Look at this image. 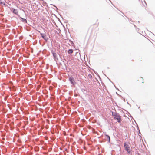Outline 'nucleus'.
<instances>
[{"label": "nucleus", "instance_id": "obj_15", "mask_svg": "<svg viewBox=\"0 0 155 155\" xmlns=\"http://www.w3.org/2000/svg\"><path fill=\"white\" fill-rule=\"evenodd\" d=\"M64 66H65V68L66 69L67 68V66L66 64V63H64Z\"/></svg>", "mask_w": 155, "mask_h": 155}, {"label": "nucleus", "instance_id": "obj_29", "mask_svg": "<svg viewBox=\"0 0 155 155\" xmlns=\"http://www.w3.org/2000/svg\"><path fill=\"white\" fill-rule=\"evenodd\" d=\"M130 21H132V20H130Z\"/></svg>", "mask_w": 155, "mask_h": 155}, {"label": "nucleus", "instance_id": "obj_6", "mask_svg": "<svg viewBox=\"0 0 155 155\" xmlns=\"http://www.w3.org/2000/svg\"><path fill=\"white\" fill-rule=\"evenodd\" d=\"M19 18L20 20L24 23H27V21L26 19L24 18L21 17H19Z\"/></svg>", "mask_w": 155, "mask_h": 155}, {"label": "nucleus", "instance_id": "obj_4", "mask_svg": "<svg viewBox=\"0 0 155 155\" xmlns=\"http://www.w3.org/2000/svg\"><path fill=\"white\" fill-rule=\"evenodd\" d=\"M68 79L71 84L73 85H74L76 84V83L75 81L74 78L72 76H71L69 77Z\"/></svg>", "mask_w": 155, "mask_h": 155}, {"label": "nucleus", "instance_id": "obj_14", "mask_svg": "<svg viewBox=\"0 0 155 155\" xmlns=\"http://www.w3.org/2000/svg\"><path fill=\"white\" fill-rule=\"evenodd\" d=\"M23 38V36H20L19 37V39H20V40H22V39Z\"/></svg>", "mask_w": 155, "mask_h": 155}, {"label": "nucleus", "instance_id": "obj_12", "mask_svg": "<svg viewBox=\"0 0 155 155\" xmlns=\"http://www.w3.org/2000/svg\"><path fill=\"white\" fill-rule=\"evenodd\" d=\"M88 76L90 78H92V76L91 75V74H89L88 75Z\"/></svg>", "mask_w": 155, "mask_h": 155}, {"label": "nucleus", "instance_id": "obj_16", "mask_svg": "<svg viewBox=\"0 0 155 155\" xmlns=\"http://www.w3.org/2000/svg\"><path fill=\"white\" fill-rule=\"evenodd\" d=\"M3 3L2 4H3V5L5 6H6V4L4 2H3Z\"/></svg>", "mask_w": 155, "mask_h": 155}, {"label": "nucleus", "instance_id": "obj_26", "mask_svg": "<svg viewBox=\"0 0 155 155\" xmlns=\"http://www.w3.org/2000/svg\"><path fill=\"white\" fill-rule=\"evenodd\" d=\"M107 69H109V67H107Z\"/></svg>", "mask_w": 155, "mask_h": 155}, {"label": "nucleus", "instance_id": "obj_24", "mask_svg": "<svg viewBox=\"0 0 155 155\" xmlns=\"http://www.w3.org/2000/svg\"><path fill=\"white\" fill-rule=\"evenodd\" d=\"M138 109H140V107H138Z\"/></svg>", "mask_w": 155, "mask_h": 155}, {"label": "nucleus", "instance_id": "obj_17", "mask_svg": "<svg viewBox=\"0 0 155 155\" xmlns=\"http://www.w3.org/2000/svg\"><path fill=\"white\" fill-rule=\"evenodd\" d=\"M1 0H0V5H1V4H2L3 3V2L1 1Z\"/></svg>", "mask_w": 155, "mask_h": 155}, {"label": "nucleus", "instance_id": "obj_27", "mask_svg": "<svg viewBox=\"0 0 155 155\" xmlns=\"http://www.w3.org/2000/svg\"><path fill=\"white\" fill-rule=\"evenodd\" d=\"M138 22L139 23L140 22V21H138Z\"/></svg>", "mask_w": 155, "mask_h": 155}, {"label": "nucleus", "instance_id": "obj_5", "mask_svg": "<svg viewBox=\"0 0 155 155\" xmlns=\"http://www.w3.org/2000/svg\"><path fill=\"white\" fill-rule=\"evenodd\" d=\"M40 35L42 38L45 41H47L48 39V38L46 36V35L45 33H41Z\"/></svg>", "mask_w": 155, "mask_h": 155}, {"label": "nucleus", "instance_id": "obj_28", "mask_svg": "<svg viewBox=\"0 0 155 155\" xmlns=\"http://www.w3.org/2000/svg\"><path fill=\"white\" fill-rule=\"evenodd\" d=\"M94 72L96 74V72L94 71Z\"/></svg>", "mask_w": 155, "mask_h": 155}, {"label": "nucleus", "instance_id": "obj_3", "mask_svg": "<svg viewBox=\"0 0 155 155\" xmlns=\"http://www.w3.org/2000/svg\"><path fill=\"white\" fill-rule=\"evenodd\" d=\"M114 118L115 119H116L117 121L119 123L121 121V117L119 113H117L116 115H115L114 117Z\"/></svg>", "mask_w": 155, "mask_h": 155}, {"label": "nucleus", "instance_id": "obj_21", "mask_svg": "<svg viewBox=\"0 0 155 155\" xmlns=\"http://www.w3.org/2000/svg\"><path fill=\"white\" fill-rule=\"evenodd\" d=\"M134 26L135 27H136V25H135L134 24Z\"/></svg>", "mask_w": 155, "mask_h": 155}, {"label": "nucleus", "instance_id": "obj_10", "mask_svg": "<svg viewBox=\"0 0 155 155\" xmlns=\"http://www.w3.org/2000/svg\"><path fill=\"white\" fill-rule=\"evenodd\" d=\"M73 52V50L72 49H69L68 51V53L69 54H71Z\"/></svg>", "mask_w": 155, "mask_h": 155}, {"label": "nucleus", "instance_id": "obj_19", "mask_svg": "<svg viewBox=\"0 0 155 155\" xmlns=\"http://www.w3.org/2000/svg\"><path fill=\"white\" fill-rule=\"evenodd\" d=\"M144 2L145 3V4H146V5L147 6V4H146V2H145V1H144Z\"/></svg>", "mask_w": 155, "mask_h": 155}, {"label": "nucleus", "instance_id": "obj_22", "mask_svg": "<svg viewBox=\"0 0 155 155\" xmlns=\"http://www.w3.org/2000/svg\"><path fill=\"white\" fill-rule=\"evenodd\" d=\"M116 94L117 95H118V94H117V92H116Z\"/></svg>", "mask_w": 155, "mask_h": 155}, {"label": "nucleus", "instance_id": "obj_23", "mask_svg": "<svg viewBox=\"0 0 155 155\" xmlns=\"http://www.w3.org/2000/svg\"><path fill=\"white\" fill-rule=\"evenodd\" d=\"M127 104H129L130 106V104L128 103V102H127Z\"/></svg>", "mask_w": 155, "mask_h": 155}, {"label": "nucleus", "instance_id": "obj_8", "mask_svg": "<svg viewBox=\"0 0 155 155\" xmlns=\"http://www.w3.org/2000/svg\"><path fill=\"white\" fill-rule=\"evenodd\" d=\"M12 12L14 14L18 15V11L17 9H15L14 8H13V10L12 11Z\"/></svg>", "mask_w": 155, "mask_h": 155}, {"label": "nucleus", "instance_id": "obj_1", "mask_svg": "<svg viewBox=\"0 0 155 155\" xmlns=\"http://www.w3.org/2000/svg\"><path fill=\"white\" fill-rule=\"evenodd\" d=\"M124 146L125 148V150L127 151L128 153L130 155H131L132 153L131 151V150L130 149V147L126 143H124Z\"/></svg>", "mask_w": 155, "mask_h": 155}, {"label": "nucleus", "instance_id": "obj_20", "mask_svg": "<svg viewBox=\"0 0 155 155\" xmlns=\"http://www.w3.org/2000/svg\"><path fill=\"white\" fill-rule=\"evenodd\" d=\"M58 54L59 55V56L60 57V58H61L60 55H59V54H58Z\"/></svg>", "mask_w": 155, "mask_h": 155}, {"label": "nucleus", "instance_id": "obj_2", "mask_svg": "<svg viewBox=\"0 0 155 155\" xmlns=\"http://www.w3.org/2000/svg\"><path fill=\"white\" fill-rule=\"evenodd\" d=\"M51 53L52 54L54 61L56 62H57L58 60V58L57 57V54L55 53V50H54L53 49H51Z\"/></svg>", "mask_w": 155, "mask_h": 155}, {"label": "nucleus", "instance_id": "obj_25", "mask_svg": "<svg viewBox=\"0 0 155 155\" xmlns=\"http://www.w3.org/2000/svg\"><path fill=\"white\" fill-rule=\"evenodd\" d=\"M54 7H56V8L57 9V7H56V6H54Z\"/></svg>", "mask_w": 155, "mask_h": 155}, {"label": "nucleus", "instance_id": "obj_18", "mask_svg": "<svg viewBox=\"0 0 155 155\" xmlns=\"http://www.w3.org/2000/svg\"><path fill=\"white\" fill-rule=\"evenodd\" d=\"M114 86H115V88H116V89H117V90H118V89L114 85Z\"/></svg>", "mask_w": 155, "mask_h": 155}, {"label": "nucleus", "instance_id": "obj_11", "mask_svg": "<svg viewBox=\"0 0 155 155\" xmlns=\"http://www.w3.org/2000/svg\"><path fill=\"white\" fill-rule=\"evenodd\" d=\"M117 114V113L112 112V115L113 117H114L115 116V115H116Z\"/></svg>", "mask_w": 155, "mask_h": 155}, {"label": "nucleus", "instance_id": "obj_9", "mask_svg": "<svg viewBox=\"0 0 155 155\" xmlns=\"http://www.w3.org/2000/svg\"><path fill=\"white\" fill-rule=\"evenodd\" d=\"M9 88L11 90L13 91H15L16 90V88L15 87L13 86L12 87H9Z\"/></svg>", "mask_w": 155, "mask_h": 155}, {"label": "nucleus", "instance_id": "obj_7", "mask_svg": "<svg viewBox=\"0 0 155 155\" xmlns=\"http://www.w3.org/2000/svg\"><path fill=\"white\" fill-rule=\"evenodd\" d=\"M104 136L106 138L108 141V143H110V136L107 134H105Z\"/></svg>", "mask_w": 155, "mask_h": 155}, {"label": "nucleus", "instance_id": "obj_13", "mask_svg": "<svg viewBox=\"0 0 155 155\" xmlns=\"http://www.w3.org/2000/svg\"><path fill=\"white\" fill-rule=\"evenodd\" d=\"M137 129H138V130H139V131H138V134H141V133H140V130H139V127H137Z\"/></svg>", "mask_w": 155, "mask_h": 155}]
</instances>
